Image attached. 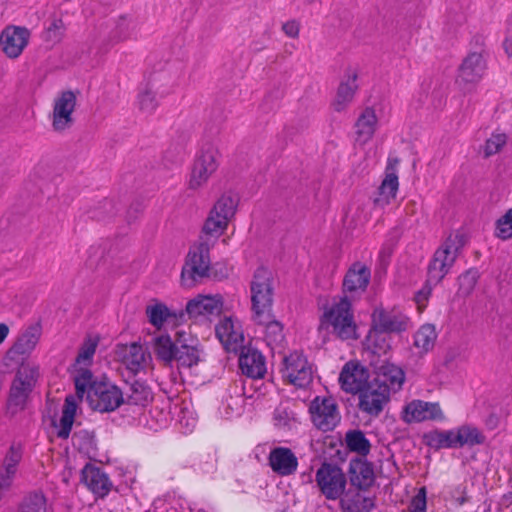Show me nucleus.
Segmentation results:
<instances>
[{
  "label": "nucleus",
  "mask_w": 512,
  "mask_h": 512,
  "mask_svg": "<svg viewBox=\"0 0 512 512\" xmlns=\"http://www.w3.org/2000/svg\"><path fill=\"white\" fill-rule=\"evenodd\" d=\"M339 382L341 388L352 394L360 393L371 383L369 382V371L359 363L348 362L344 365Z\"/></svg>",
  "instance_id": "obj_15"
},
{
  "label": "nucleus",
  "mask_w": 512,
  "mask_h": 512,
  "mask_svg": "<svg viewBox=\"0 0 512 512\" xmlns=\"http://www.w3.org/2000/svg\"><path fill=\"white\" fill-rule=\"evenodd\" d=\"M42 334V327L39 323L29 326L18 338L13 346L16 354L29 355L37 346Z\"/></svg>",
  "instance_id": "obj_29"
},
{
  "label": "nucleus",
  "mask_w": 512,
  "mask_h": 512,
  "mask_svg": "<svg viewBox=\"0 0 512 512\" xmlns=\"http://www.w3.org/2000/svg\"><path fill=\"white\" fill-rule=\"evenodd\" d=\"M494 235L504 241L512 238V208L496 221Z\"/></svg>",
  "instance_id": "obj_45"
},
{
  "label": "nucleus",
  "mask_w": 512,
  "mask_h": 512,
  "mask_svg": "<svg viewBox=\"0 0 512 512\" xmlns=\"http://www.w3.org/2000/svg\"><path fill=\"white\" fill-rule=\"evenodd\" d=\"M403 420L406 423L437 420L443 418V413L438 403L413 400L408 403L403 411Z\"/></svg>",
  "instance_id": "obj_20"
},
{
  "label": "nucleus",
  "mask_w": 512,
  "mask_h": 512,
  "mask_svg": "<svg viewBox=\"0 0 512 512\" xmlns=\"http://www.w3.org/2000/svg\"><path fill=\"white\" fill-rule=\"evenodd\" d=\"M137 22L127 14L118 16L115 21V35L120 41H125L136 36Z\"/></svg>",
  "instance_id": "obj_41"
},
{
  "label": "nucleus",
  "mask_w": 512,
  "mask_h": 512,
  "mask_svg": "<svg viewBox=\"0 0 512 512\" xmlns=\"http://www.w3.org/2000/svg\"><path fill=\"white\" fill-rule=\"evenodd\" d=\"M209 251L210 245L207 241H200L190 248L181 272L183 286L192 287L198 280L209 275Z\"/></svg>",
  "instance_id": "obj_6"
},
{
  "label": "nucleus",
  "mask_w": 512,
  "mask_h": 512,
  "mask_svg": "<svg viewBox=\"0 0 512 512\" xmlns=\"http://www.w3.org/2000/svg\"><path fill=\"white\" fill-rule=\"evenodd\" d=\"M22 458V450L19 444H12L3 460V469L8 474H16L17 467Z\"/></svg>",
  "instance_id": "obj_46"
},
{
  "label": "nucleus",
  "mask_w": 512,
  "mask_h": 512,
  "mask_svg": "<svg viewBox=\"0 0 512 512\" xmlns=\"http://www.w3.org/2000/svg\"><path fill=\"white\" fill-rule=\"evenodd\" d=\"M378 125L376 112L371 107H366L359 114L354 125V141L358 145H364L369 142Z\"/></svg>",
  "instance_id": "obj_24"
},
{
  "label": "nucleus",
  "mask_w": 512,
  "mask_h": 512,
  "mask_svg": "<svg viewBox=\"0 0 512 512\" xmlns=\"http://www.w3.org/2000/svg\"><path fill=\"white\" fill-rule=\"evenodd\" d=\"M359 409L370 416H378L389 401L388 387L371 383L359 393Z\"/></svg>",
  "instance_id": "obj_14"
},
{
  "label": "nucleus",
  "mask_w": 512,
  "mask_h": 512,
  "mask_svg": "<svg viewBox=\"0 0 512 512\" xmlns=\"http://www.w3.org/2000/svg\"><path fill=\"white\" fill-rule=\"evenodd\" d=\"M253 321L264 327V340L272 349L278 348L282 345L285 336L283 333V325L273 318L271 312H268V317L264 321L253 319Z\"/></svg>",
  "instance_id": "obj_28"
},
{
  "label": "nucleus",
  "mask_w": 512,
  "mask_h": 512,
  "mask_svg": "<svg viewBox=\"0 0 512 512\" xmlns=\"http://www.w3.org/2000/svg\"><path fill=\"white\" fill-rule=\"evenodd\" d=\"M309 412L313 425L323 432L332 431L341 419L332 397H316L310 404Z\"/></svg>",
  "instance_id": "obj_11"
},
{
  "label": "nucleus",
  "mask_w": 512,
  "mask_h": 512,
  "mask_svg": "<svg viewBox=\"0 0 512 512\" xmlns=\"http://www.w3.org/2000/svg\"><path fill=\"white\" fill-rule=\"evenodd\" d=\"M295 421V414L288 406L281 404L273 413L274 425L279 429H291Z\"/></svg>",
  "instance_id": "obj_44"
},
{
  "label": "nucleus",
  "mask_w": 512,
  "mask_h": 512,
  "mask_svg": "<svg viewBox=\"0 0 512 512\" xmlns=\"http://www.w3.org/2000/svg\"><path fill=\"white\" fill-rule=\"evenodd\" d=\"M81 476L82 482L94 494L103 497L109 493L112 484L107 474H105L100 468L87 464L82 469Z\"/></svg>",
  "instance_id": "obj_26"
},
{
  "label": "nucleus",
  "mask_w": 512,
  "mask_h": 512,
  "mask_svg": "<svg viewBox=\"0 0 512 512\" xmlns=\"http://www.w3.org/2000/svg\"><path fill=\"white\" fill-rule=\"evenodd\" d=\"M455 430V441L457 448L464 446L481 445L485 442V436L476 427L470 425H462Z\"/></svg>",
  "instance_id": "obj_35"
},
{
  "label": "nucleus",
  "mask_w": 512,
  "mask_h": 512,
  "mask_svg": "<svg viewBox=\"0 0 512 512\" xmlns=\"http://www.w3.org/2000/svg\"><path fill=\"white\" fill-rule=\"evenodd\" d=\"M252 319L264 321L271 312L273 305V276L272 272L259 267L253 275L250 284Z\"/></svg>",
  "instance_id": "obj_5"
},
{
  "label": "nucleus",
  "mask_w": 512,
  "mask_h": 512,
  "mask_svg": "<svg viewBox=\"0 0 512 512\" xmlns=\"http://www.w3.org/2000/svg\"><path fill=\"white\" fill-rule=\"evenodd\" d=\"M281 373L285 380L298 388L307 387L313 379L311 365L299 352L290 353L283 358Z\"/></svg>",
  "instance_id": "obj_12"
},
{
  "label": "nucleus",
  "mask_w": 512,
  "mask_h": 512,
  "mask_svg": "<svg viewBox=\"0 0 512 512\" xmlns=\"http://www.w3.org/2000/svg\"><path fill=\"white\" fill-rule=\"evenodd\" d=\"M478 280V272L476 270H468L459 276L458 295L461 297L469 296L475 288Z\"/></svg>",
  "instance_id": "obj_48"
},
{
  "label": "nucleus",
  "mask_w": 512,
  "mask_h": 512,
  "mask_svg": "<svg viewBox=\"0 0 512 512\" xmlns=\"http://www.w3.org/2000/svg\"><path fill=\"white\" fill-rule=\"evenodd\" d=\"M486 70V62L480 53L469 54L459 68L457 83L460 86L473 85L481 80Z\"/></svg>",
  "instance_id": "obj_21"
},
{
  "label": "nucleus",
  "mask_w": 512,
  "mask_h": 512,
  "mask_svg": "<svg viewBox=\"0 0 512 512\" xmlns=\"http://www.w3.org/2000/svg\"><path fill=\"white\" fill-rule=\"evenodd\" d=\"M359 69L356 66H349L345 69L343 79L341 80L332 106L335 111L342 112L353 101L358 90L357 79Z\"/></svg>",
  "instance_id": "obj_16"
},
{
  "label": "nucleus",
  "mask_w": 512,
  "mask_h": 512,
  "mask_svg": "<svg viewBox=\"0 0 512 512\" xmlns=\"http://www.w3.org/2000/svg\"><path fill=\"white\" fill-rule=\"evenodd\" d=\"M97 347V342L94 340L89 339L86 341L82 347L80 348V351L78 353V356L76 358V361L78 364L87 363L91 361L93 355L95 354Z\"/></svg>",
  "instance_id": "obj_53"
},
{
  "label": "nucleus",
  "mask_w": 512,
  "mask_h": 512,
  "mask_svg": "<svg viewBox=\"0 0 512 512\" xmlns=\"http://www.w3.org/2000/svg\"><path fill=\"white\" fill-rule=\"evenodd\" d=\"M349 478L352 486L359 490H366L375 481L374 469L367 460L358 458L349 463Z\"/></svg>",
  "instance_id": "obj_25"
},
{
  "label": "nucleus",
  "mask_w": 512,
  "mask_h": 512,
  "mask_svg": "<svg viewBox=\"0 0 512 512\" xmlns=\"http://www.w3.org/2000/svg\"><path fill=\"white\" fill-rule=\"evenodd\" d=\"M9 334V327L5 323H0V344L6 339Z\"/></svg>",
  "instance_id": "obj_57"
},
{
  "label": "nucleus",
  "mask_w": 512,
  "mask_h": 512,
  "mask_svg": "<svg viewBox=\"0 0 512 512\" xmlns=\"http://www.w3.org/2000/svg\"><path fill=\"white\" fill-rule=\"evenodd\" d=\"M223 308V298L221 295H202L199 294L189 300L186 305V312L190 318L208 317L218 315Z\"/></svg>",
  "instance_id": "obj_18"
},
{
  "label": "nucleus",
  "mask_w": 512,
  "mask_h": 512,
  "mask_svg": "<svg viewBox=\"0 0 512 512\" xmlns=\"http://www.w3.org/2000/svg\"><path fill=\"white\" fill-rule=\"evenodd\" d=\"M30 33L26 28L17 26L6 27L0 36V45L9 58L21 55L29 41Z\"/></svg>",
  "instance_id": "obj_17"
},
{
  "label": "nucleus",
  "mask_w": 512,
  "mask_h": 512,
  "mask_svg": "<svg viewBox=\"0 0 512 512\" xmlns=\"http://www.w3.org/2000/svg\"><path fill=\"white\" fill-rule=\"evenodd\" d=\"M64 24L61 20H54L45 30L43 38L51 45L59 43L63 37Z\"/></svg>",
  "instance_id": "obj_51"
},
{
  "label": "nucleus",
  "mask_w": 512,
  "mask_h": 512,
  "mask_svg": "<svg viewBox=\"0 0 512 512\" xmlns=\"http://www.w3.org/2000/svg\"><path fill=\"white\" fill-rule=\"evenodd\" d=\"M408 323L409 319L400 312L376 308L372 314V327L378 332H401Z\"/></svg>",
  "instance_id": "obj_19"
},
{
  "label": "nucleus",
  "mask_w": 512,
  "mask_h": 512,
  "mask_svg": "<svg viewBox=\"0 0 512 512\" xmlns=\"http://www.w3.org/2000/svg\"><path fill=\"white\" fill-rule=\"evenodd\" d=\"M346 445L350 451L365 456L370 451V442L360 430H351L346 433Z\"/></svg>",
  "instance_id": "obj_42"
},
{
  "label": "nucleus",
  "mask_w": 512,
  "mask_h": 512,
  "mask_svg": "<svg viewBox=\"0 0 512 512\" xmlns=\"http://www.w3.org/2000/svg\"><path fill=\"white\" fill-rule=\"evenodd\" d=\"M19 512H47L44 495L35 492L26 496L20 504Z\"/></svg>",
  "instance_id": "obj_43"
},
{
  "label": "nucleus",
  "mask_w": 512,
  "mask_h": 512,
  "mask_svg": "<svg viewBox=\"0 0 512 512\" xmlns=\"http://www.w3.org/2000/svg\"><path fill=\"white\" fill-rule=\"evenodd\" d=\"M426 444L435 449H457L455 430H434L424 436Z\"/></svg>",
  "instance_id": "obj_33"
},
{
  "label": "nucleus",
  "mask_w": 512,
  "mask_h": 512,
  "mask_svg": "<svg viewBox=\"0 0 512 512\" xmlns=\"http://www.w3.org/2000/svg\"><path fill=\"white\" fill-rule=\"evenodd\" d=\"M215 332L228 352L237 353L240 349L239 367L244 375L252 379L264 378L267 371L265 357L257 349L243 346L244 336L237 319L224 317Z\"/></svg>",
  "instance_id": "obj_1"
},
{
  "label": "nucleus",
  "mask_w": 512,
  "mask_h": 512,
  "mask_svg": "<svg viewBox=\"0 0 512 512\" xmlns=\"http://www.w3.org/2000/svg\"><path fill=\"white\" fill-rule=\"evenodd\" d=\"M125 403L130 405L146 406L153 400L151 389L144 383L135 381L129 385L125 392Z\"/></svg>",
  "instance_id": "obj_36"
},
{
  "label": "nucleus",
  "mask_w": 512,
  "mask_h": 512,
  "mask_svg": "<svg viewBox=\"0 0 512 512\" xmlns=\"http://www.w3.org/2000/svg\"><path fill=\"white\" fill-rule=\"evenodd\" d=\"M398 162H389L385 170V178L378 188V196L374 199L377 206L383 207L390 203L396 197L398 191V175L396 164Z\"/></svg>",
  "instance_id": "obj_27"
},
{
  "label": "nucleus",
  "mask_w": 512,
  "mask_h": 512,
  "mask_svg": "<svg viewBox=\"0 0 512 512\" xmlns=\"http://www.w3.org/2000/svg\"><path fill=\"white\" fill-rule=\"evenodd\" d=\"M453 497L456 499L459 505H463L469 500V498L466 496V488L463 485H459L454 490Z\"/></svg>",
  "instance_id": "obj_56"
},
{
  "label": "nucleus",
  "mask_w": 512,
  "mask_h": 512,
  "mask_svg": "<svg viewBox=\"0 0 512 512\" xmlns=\"http://www.w3.org/2000/svg\"><path fill=\"white\" fill-rule=\"evenodd\" d=\"M463 245V235L459 233L450 234L435 251L428 266L426 283L415 294V301L419 309L426 306V302L432 292V287L436 286L448 274Z\"/></svg>",
  "instance_id": "obj_2"
},
{
  "label": "nucleus",
  "mask_w": 512,
  "mask_h": 512,
  "mask_svg": "<svg viewBox=\"0 0 512 512\" xmlns=\"http://www.w3.org/2000/svg\"><path fill=\"white\" fill-rule=\"evenodd\" d=\"M176 355L174 361L179 367L192 368L202 361V351L199 348V341L186 331L176 332Z\"/></svg>",
  "instance_id": "obj_13"
},
{
  "label": "nucleus",
  "mask_w": 512,
  "mask_h": 512,
  "mask_svg": "<svg viewBox=\"0 0 512 512\" xmlns=\"http://www.w3.org/2000/svg\"><path fill=\"white\" fill-rule=\"evenodd\" d=\"M284 33L290 38H297L299 35V24L296 21H288L283 24Z\"/></svg>",
  "instance_id": "obj_55"
},
{
  "label": "nucleus",
  "mask_w": 512,
  "mask_h": 512,
  "mask_svg": "<svg viewBox=\"0 0 512 512\" xmlns=\"http://www.w3.org/2000/svg\"><path fill=\"white\" fill-rule=\"evenodd\" d=\"M269 465L271 469L281 476H289L296 472L298 459L291 449L276 447L269 454Z\"/></svg>",
  "instance_id": "obj_23"
},
{
  "label": "nucleus",
  "mask_w": 512,
  "mask_h": 512,
  "mask_svg": "<svg viewBox=\"0 0 512 512\" xmlns=\"http://www.w3.org/2000/svg\"><path fill=\"white\" fill-rule=\"evenodd\" d=\"M87 401L93 410L111 412L125 403L124 393L111 383L94 382L87 393Z\"/></svg>",
  "instance_id": "obj_9"
},
{
  "label": "nucleus",
  "mask_w": 512,
  "mask_h": 512,
  "mask_svg": "<svg viewBox=\"0 0 512 512\" xmlns=\"http://www.w3.org/2000/svg\"><path fill=\"white\" fill-rule=\"evenodd\" d=\"M436 338L435 327L431 324H425L415 333L414 345L421 352L426 353L433 348Z\"/></svg>",
  "instance_id": "obj_40"
},
{
  "label": "nucleus",
  "mask_w": 512,
  "mask_h": 512,
  "mask_svg": "<svg viewBox=\"0 0 512 512\" xmlns=\"http://www.w3.org/2000/svg\"><path fill=\"white\" fill-rule=\"evenodd\" d=\"M123 362L133 373H137L145 367L146 353L142 345L132 343L126 347Z\"/></svg>",
  "instance_id": "obj_37"
},
{
  "label": "nucleus",
  "mask_w": 512,
  "mask_h": 512,
  "mask_svg": "<svg viewBox=\"0 0 512 512\" xmlns=\"http://www.w3.org/2000/svg\"><path fill=\"white\" fill-rule=\"evenodd\" d=\"M146 315L153 326L161 328L170 313L165 305L155 304L146 308Z\"/></svg>",
  "instance_id": "obj_47"
},
{
  "label": "nucleus",
  "mask_w": 512,
  "mask_h": 512,
  "mask_svg": "<svg viewBox=\"0 0 512 512\" xmlns=\"http://www.w3.org/2000/svg\"><path fill=\"white\" fill-rule=\"evenodd\" d=\"M239 198L233 193H224L214 204L203 226L207 235L218 237L227 228L228 222L234 216Z\"/></svg>",
  "instance_id": "obj_7"
},
{
  "label": "nucleus",
  "mask_w": 512,
  "mask_h": 512,
  "mask_svg": "<svg viewBox=\"0 0 512 512\" xmlns=\"http://www.w3.org/2000/svg\"><path fill=\"white\" fill-rule=\"evenodd\" d=\"M507 135L502 132H494L490 138L487 139L484 146V156L490 157L498 153L506 144Z\"/></svg>",
  "instance_id": "obj_49"
},
{
  "label": "nucleus",
  "mask_w": 512,
  "mask_h": 512,
  "mask_svg": "<svg viewBox=\"0 0 512 512\" xmlns=\"http://www.w3.org/2000/svg\"><path fill=\"white\" fill-rule=\"evenodd\" d=\"M189 188L198 189L217 170V162H193L190 169Z\"/></svg>",
  "instance_id": "obj_32"
},
{
  "label": "nucleus",
  "mask_w": 512,
  "mask_h": 512,
  "mask_svg": "<svg viewBox=\"0 0 512 512\" xmlns=\"http://www.w3.org/2000/svg\"><path fill=\"white\" fill-rule=\"evenodd\" d=\"M176 338L174 340L167 334H161L153 338V350L160 361L171 364L174 361L176 350Z\"/></svg>",
  "instance_id": "obj_31"
},
{
  "label": "nucleus",
  "mask_w": 512,
  "mask_h": 512,
  "mask_svg": "<svg viewBox=\"0 0 512 512\" xmlns=\"http://www.w3.org/2000/svg\"><path fill=\"white\" fill-rule=\"evenodd\" d=\"M370 269L360 263H354L347 271L343 280V292L347 294H355L364 292L370 281Z\"/></svg>",
  "instance_id": "obj_22"
},
{
  "label": "nucleus",
  "mask_w": 512,
  "mask_h": 512,
  "mask_svg": "<svg viewBox=\"0 0 512 512\" xmlns=\"http://www.w3.org/2000/svg\"><path fill=\"white\" fill-rule=\"evenodd\" d=\"M382 379H376L379 385H385L388 387V393L390 390H399L404 382L405 376L402 369L394 365H386L382 368Z\"/></svg>",
  "instance_id": "obj_38"
},
{
  "label": "nucleus",
  "mask_w": 512,
  "mask_h": 512,
  "mask_svg": "<svg viewBox=\"0 0 512 512\" xmlns=\"http://www.w3.org/2000/svg\"><path fill=\"white\" fill-rule=\"evenodd\" d=\"M503 48L508 57L512 56V39H506L503 43Z\"/></svg>",
  "instance_id": "obj_58"
},
{
  "label": "nucleus",
  "mask_w": 512,
  "mask_h": 512,
  "mask_svg": "<svg viewBox=\"0 0 512 512\" xmlns=\"http://www.w3.org/2000/svg\"><path fill=\"white\" fill-rule=\"evenodd\" d=\"M77 96L73 91L66 90L58 93L53 100V109L49 115L52 130L64 133L72 128L75 122L74 112Z\"/></svg>",
  "instance_id": "obj_8"
},
{
  "label": "nucleus",
  "mask_w": 512,
  "mask_h": 512,
  "mask_svg": "<svg viewBox=\"0 0 512 512\" xmlns=\"http://www.w3.org/2000/svg\"><path fill=\"white\" fill-rule=\"evenodd\" d=\"M77 410V402L74 396H67L63 405L62 415L59 422L57 435L59 438L66 439L70 435L74 418Z\"/></svg>",
  "instance_id": "obj_34"
},
{
  "label": "nucleus",
  "mask_w": 512,
  "mask_h": 512,
  "mask_svg": "<svg viewBox=\"0 0 512 512\" xmlns=\"http://www.w3.org/2000/svg\"><path fill=\"white\" fill-rule=\"evenodd\" d=\"M38 376L39 367L37 365L22 363L19 366L11 382L7 399V409L12 414L25 408Z\"/></svg>",
  "instance_id": "obj_4"
},
{
  "label": "nucleus",
  "mask_w": 512,
  "mask_h": 512,
  "mask_svg": "<svg viewBox=\"0 0 512 512\" xmlns=\"http://www.w3.org/2000/svg\"><path fill=\"white\" fill-rule=\"evenodd\" d=\"M505 497H506L508 500H511V501H512V493H510L509 495H505Z\"/></svg>",
  "instance_id": "obj_59"
},
{
  "label": "nucleus",
  "mask_w": 512,
  "mask_h": 512,
  "mask_svg": "<svg viewBox=\"0 0 512 512\" xmlns=\"http://www.w3.org/2000/svg\"><path fill=\"white\" fill-rule=\"evenodd\" d=\"M330 328L335 337L343 341L358 339L357 325L348 296L344 295L324 312L320 329Z\"/></svg>",
  "instance_id": "obj_3"
},
{
  "label": "nucleus",
  "mask_w": 512,
  "mask_h": 512,
  "mask_svg": "<svg viewBox=\"0 0 512 512\" xmlns=\"http://www.w3.org/2000/svg\"><path fill=\"white\" fill-rule=\"evenodd\" d=\"M92 373L89 370H83L75 378L76 393L79 397H82L85 392L88 393L89 388L93 385L91 383Z\"/></svg>",
  "instance_id": "obj_52"
},
{
  "label": "nucleus",
  "mask_w": 512,
  "mask_h": 512,
  "mask_svg": "<svg viewBox=\"0 0 512 512\" xmlns=\"http://www.w3.org/2000/svg\"><path fill=\"white\" fill-rule=\"evenodd\" d=\"M221 157V154L217 147L212 143H206L202 146L198 160H216Z\"/></svg>",
  "instance_id": "obj_54"
},
{
  "label": "nucleus",
  "mask_w": 512,
  "mask_h": 512,
  "mask_svg": "<svg viewBox=\"0 0 512 512\" xmlns=\"http://www.w3.org/2000/svg\"><path fill=\"white\" fill-rule=\"evenodd\" d=\"M315 481L321 493L328 500L339 499L345 491L347 480L337 465L323 463L317 470Z\"/></svg>",
  "instance_id": "obj_10"
},
{
  "label": "nucleus",
  "mask_w": 512,
  "mask_h": 512,
  "mask_svg": "<svg viewBox=\"0 0 512 512\" xmlns=\"http://www.w3.org/2000/svg\"><path fill=\"white\" fill-rule=\"evenodd\" d=\"M136 103L139 111L144 114L151 115L156 111L159 101L151 85L147 84L139 90Z\"/></svg>",
  "instance_id": "obj_39"
},
{
  "label": "nucleus",
  "mask_w": 512,
  "mask_h": 512,
  "mask_svg": "<svg viewBox=\"0 0 512 512\" xmlns=\"http://www.w3.org/2000/svg\"><path fill=\"white\" fill-rule=\"evenodd\" d=\"M403 512H427V490L426 487L418 489L417 493L411 497L407 507Z\"/></svg>",
  "instance_id": "obj_50"
},
{
  "label": "nucleus",
  "mask_w": 512,
  "mask_h": 512,
  "mask_svg": "<svg viewBox=\"0 0 512 512\" xmlns=\"http://www.w3.org/2000/svg\"><path fill=\"white\" fill-rule=\"evenodd\" d=\"M340 505L343 512H370L374 501L361 492L349 491L341 498Z\"/></svg>",
  "instance_id": "obj_30"
}]
</instances>
